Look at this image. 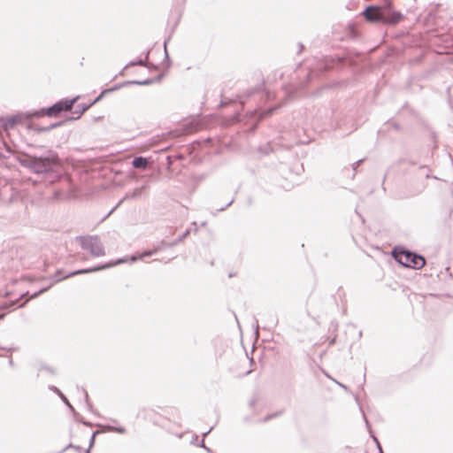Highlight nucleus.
Returning a JSON list of instances; mask_svg holds the SVG:
<instances>
[{"instance_id":"f257e3e1","label":"nucleus","mask_w":453,"mask_h":453,"mask_svg":"<svg viewBox=\"0 0 453 453\" xmlns=\"http://www.w3.org/2000/svg\"><path fill=\"white\" fill-rule=\"evenodd\" d=\"M19 163L32 173L44 177L57 174L60 167V158L58 153L52 150H48L41 157L27 154L19 158Z\"/></svg>"},{"instance_id":"f03ea898","label":"nucleus","mask_w":453,"mask_h":453,"mask_svg":"<svg viewBox=\"0 0 453 453\" xmlns=\"http://www.w3.org/2000/svg\"><path fill=\"white\" fill-rule=\"evenodd\" d=\"M384 7L371 5L365 9L363 12L366 20L372 23H382V24H396L402 19L403 15L400 12L392 11L389 4L390 2H386Z\"/></svg>"},{"instance_id":"7ed1b4c3","label":"nucleus","mask_w":453,"mask_h":453,"mask_svg":"<svg viewBox=\"0 0 453 453\" xmlns=\"http://www.w3.org/2000/svg\"><path fill=\"white\" fill-rule=\"evenodd\" d=\"M126 261L127 260L125 258H120V259H118L114 263L105 264V265H100V266H96V267H93V268L77 270V271L71 272V273H69L67 274H64L62 270H58V271H57V273L52 277H50L51 283L50 284V286H48L46 288H43L40 289L39 291L35 292V294L32 295L31 297L32 298L37 297L39 295H41V294L46 292L48 289H50L54 284L61 281L64 279H66V278H69V277H73V276H75V275H78V274L88 273H93V272H97V271H100V270L107 269V268H110V267H111L113 265L125 263Z\"/></svg>"},{"instance_id":"20e7f679","label":"nucleus","mask_w":453,"mask_h":453,"mask_svg":"<svg viewBox=\"0 0 453 453\" xmlns=\"http://www.w3.org/2000/svg\"><path fill=\"white\" fill-rule=\"evenodd\" d=\"M393 255L395 259L405 267L421 269L426 265V260L422 256L410 250H401L398 251L397 249H395Z\"/></svg>"},{"instance_id":"39448f33","label":"nucleus","mask_w":453,"mask_h":453,"mask_svg":"<svg viewBox=\"0 0 453 453\" xmlns=\"http://www.w3.org/2000/svg\"><path fill=\"white\" fill-rule=\"evenodd\" d=\"M83 250L88 251L93 257H103L105 250L97 235L78 236L76 238Z\"/></svg>"},{"instance_id":"423d86ee","label":"nucleus","mask_w":453,"mask_h":453,"mask_svg":"<svg viewBox=\"0 0 453 453\" xmlns=\"http://www.w3.org/2000/svg\"><path fill=\"white\" fill-rule=\"evenodd\" d=\"M77 99L78 96L73 97V99L58 101L46 110V114L50 117H56L63 111H69L73 108Z\"/></svg>"},{"instance_id":"0eeeda50","label":"nucleus","mask_w":453,"mask_h":453,"mask_svg":"<svg viewBox=\"0 0 453 453\" xmlns=\"http://www.w3.org/2000/svg\"><path fill=\"white\" fill-rule=\"evenodd\" d=\"M142 189L143 188H137L133 192L127 193L126 196L117 203V205L111 210V211L108 213V216L112 213L125 200L139 197L142 195Z\"/></svg>"},{"instance_id":"6e6552de","label":"nucleus","mask_w":453,"mask_h":453,"mask_svg":"<svg viewBox=\"0 0 453 453\" xmlns=\"http://www.w3.org/2000/svg\"><path fill=\"white\" fill-rule=\"evenodd\" d=\"M132 165L134 168L143 169L148 165V159L143 157H136L134 158Z\"/></svg>"},{"instance_id":"1a4fd4ad","label":"nucleus","mask_w":453,"mask_h":453,"mask_svg":"<svg viewBox=\"0 0 453 453\" xmlns=\"http://www.w3.org/2000/svg\"><path fill=\"white\" fill-rule=\"evenodd\" d=\"M93 104H90L88 105L86 104H78L76 106V110L73 111L74 114H76V117L73 118V119H78L81 117V115L92 105Z\"/></svg>"},{"instance_id":"9d476101","label":"nucleus","mask_w":453,"mask_h":453,"mask_svg":"<svg viewBox=\"0 0 453 453\" xmlns=\"http://www.w3.org/2000/svg\"><path fill=\"white\" fill-rule=\"evenodd\" d=\"M105 429L109 432H115L121 434H125L127 433V429L122 426H106Z\"/></svg>"},{"instance_id":"9b49d317","label":"nucleus","mask_w":453,"mask_h":453,"mask_svg":"<svg viewBox=\"0 0 453 453\" xmlns=\"http://www.w3.org/2000/svg\"><path fill=\"white\" fill-rule=\"evenodd\" d=\"M189 233H190L189 230H187L185 233H183V234H181L177 240H175L169 246L173 247V246L176 245L177 243L180 242L181 241H183L189 234Z\"/></svg>"},{"instance_id":"f8f14e48","label":"nucleus","mask_w":453,"mask_h":453,"mask_svg":"<svg viewBox=\"0 0 453 453\" xmlns=\"http://www.w3.org/2000/svg\"><path fill=\"white\" fill-rule=\"evenodd\" d=\"M152 82H153V80L147 79L144 81H131L130 83L136 84V85H150Z\"/></svg>"},{"instance_id":"ddd939ff","label":"nucleus","mask_w":453,"mask_h":453,"mask_svg":"<svg viewBox=\"0 0 453 453\" xmlns=\"http://www.w3.org/2000/svg\"><path fill=\"white\" fill-rule=\"evenodd\" d=\"M82 393H83V395H84V400H85L86 405H87V407L88 408V410H90V411H91V410H92V405H91V403H90V402H89L88 394V392H87L85 389H83V388H82Z\"/></svg>"},{"instance_id":"4468645a","label":"nucleus","mask_w":453,"mask_h":453,"mask_svg":"<svg viewBox=\"0 0 453 453\" xmlns=\"http://www.w3.org/2000/svg\"><path fill=\"white\" fill-rule=\"evenodd\" d=\"M274 110H275V108H269L266 111H264L261 113V118H265V117L271 115Z\"/></svg>"},{"instance_id":"2eb2a0df","label":"nucleus","mask_w":453,"mask_h":453,"mask_svg":"<svg viewBox=\"0 0 453 453\" xmlns=\"http://www.w3.org/2000/svg\"><path fill=\"white\" fill-rule=\"evenodd\" d=\"M17 303V301L12 302L10 303H4L0 306V310H4L12 307Z\"/></svg>"},{"instance_id":"dca6fc26","label":"nucleus","mask_w":453,"mask_h":453,"mask_svg":"<svg viewBox=\"0 0 453 453\" xmlns=\"http://www.w3.org/2000/svg\"><path fill=\"white\" fill-rule=\"evenodd\" d=\"M98 434V431H96L92 434L91 438L89 440V448L93 447L95 443L96 435Z\"/></svg>"},{"instance_id":"f3484780","label":"nucleus","mask_w":453,"mask_h":453,"mask_svg":"<svg viewBox=\"0 0 453 453\" xmlns=\"http://www.w3.org/2000/svg\"><path fill=\"white\" fill-rule=\"evenodd\" d=\"M35 130H36L37 132H39V133H42V132L50 131V127H48V126H47V127H37L35 128Z\"/></svg>"},{"instance_id":"a211bd4d","label":"nucleus","mask_w":453,"mask_h":453,"mask_svg":"<svg viewBox=\"0 0 453 453\" xmlns=\"http://www.w3.org/2000/svg\"><path fill=\"white\" fill-rule=\"evenodd\" d=\"M129 65H145V60L143 59H139L138 61L136 62H131L129 64Z\"/></svg>"},{"instance_id":"6ab92c4d","label":"nucleus","mask_w":453,"mask_h":453,"mask_svg":"<svg viewBox=\"0 0 453 453\" xmlns=\"http://www.w3.org/2000/svg\"><path fill=\"white\" fill-rule=\"evenodd\" d=\"M157 251V250H150V251H146V252H143L140 258H143L144 257H149V256H151L152 254H154L155 252Z\"/></svg>"},{"instance_id":"aec40b11","label":"nucleus","mask_w":453,"mask_h":453,"mask_svg":"<svg viewBox=\"0 0 453 453\" xmlns=\"http://www.w3.org/2000/svg\"><path fill=\"white\" fill-rule=\"evenodd\" d=\"M62 125V122H57V123H54V124H51L50 126H48V127H50V130L55 128V127H60Z\"/></svg>"},{"instance_id":"412c9836","label":"nucleus","mask_w":453,"mask_h":453,"mask_svg":"<svg viewBox=\"0 0 453 453\" xmlns=\"http://www.w3.org/2000/svg\"><path fill=\"white\" fill-rule=\"evenodd\" d=\"M166 43H167V41L165 40V42H164L165 54V58L169 59V55H168V52H167V50H166Z\"/></svg>"},{"instance_id":"4be33fe9","label":"nucleus","mask_w":453,"mask_h":453,"mask_svg":"<svg viewBox=\"0 0 453 453\" xmlns=\"http://www.w3.org/2000/svg\"><path fill=\"white\" fill-rule=\"evenodd\" d=\"M9 122L11 123L12 126H13L14 124L17 123V119L15 117L9 119Z\"/></svg>"},{"instance_id":"5701e85b","label":"nucleus","mask_w":453,"mask_h":453,"mask_svg":"<svg viewBox=\"0 0 453 453\" xmlns=\"http://www.w3.org/2000/svg\"><path fill=\"white\" fill-rule=\"evenodd\" d=\"M106 91H107V90H105V91L102 92V93H101V95H100L97 98H96V99H95V101L93 102V104H95V103L98 102V101L102 98L103 95H104Z\"/></svg>"},{"instance_id":"b1692460","label":"nucleus","mask_w":453,"mask_h":453,"mask_svg":"<svg viewBox=\"0 0 453 453\" xmlns=\"http://www.w3.org/2000/svg\"><path fill=\"white\" fill-rule=\"evenodd\" d=\"M362 162V160H358L353 164V169L356 170L357 167L359 165V164Z\"/></svg>"},{"instance_id":"393cba45","label":"nucleus","mask_w":453,"mask_h":453,"mask_svg":"<svg viewBox=\"0 0 453 453\" xmlns=\"http://www.w3.org/2000/svg\"><path fill=\"white\" fill-rule=\"evenodd\" d=\"M50 389L53 390L54 392L58 393V394H59V392H61L58 388H56L54 386L50 387Z\"/></svg>"},{"instance_id":"a878e982","label":"nucleus","mask_w":453,"mask_h":453,"mask_svg":"<svg viewBox=\"0 0 453 453\" xmlns=\"http://www.w3.org/2000/svg\"><path fill=\"white\" fill-rule=\"evenodd\" d=\"M58 395L64 402L66 401V397L62 394V392H59Z\"/></svg>"},{"instance_id":"bb28decb","label":"nucleus","mask_w":453,"mask_h":453,"mask_svg":"<svg viewBox=\"0 0 453 453\" xmlns=\"http://www.w3.org/2000/svg\"><path fill=\"white\" fill-rule=\"evenodd\" d=\"M71 410H73V406L69 403L68 400L64 402Z\"/></svg>"},{"instance_id":"cd10ccee","label":"nucleus","mask_w":453,"mask_h":453,"mask_svg":"<svg viewBox=\"0 0 453 453\" xmlns=\"http://www.w3.org/2000/svg\"><path fill=\"white\" fill-rule=\"evenodd\" d=\"M337 384H338L341 388H344L345 390L347 389V387H346L345 385H343V384H342V383H340V382H337Z\"/></svg>"},{"instance_id":"c85d7f7f","label":"nucleus","mask_w":453,"mask_h":453,"mask_svg":"<svg viewBox=\"0 0 453 453\" xmlns=\"http://www.w3.org/2000/svg\"><path fill=\"white\" fill-rule=\"evenodd\" d=\"M137 259H138V258H137V257H135V256H133V257H131V261H132V262H135Z\"/></svg>"},{"instance_id":"c756f323","label":"nucleus","mask_w":453,"mask_h":453,"mask_svg":"<svg viewBox=\"0 0 453 453\" xmlns=\"http://www.w3.org/2000/svg\"><path fill=\"white\" fill-rule=\"evenodd\" d=\"M211 431V428L209 429L207 432L203 433V437H205L208 434H210V432Z\"/></svg>"},{"instance_id":"7c9ffc66","label":"nucleus","mask_w":453,"mask_h":453,"mask_svg":"<svg viewBox=\"0 0 453 453\" xmlns=\"http://www.w3.org/2000/svg\"><path fill=\"white\" fill-rule=\"evenodd\" d=\"M203 449H204L207 452H209V453H211V449L207 448L206 446H204V447H203Z\"/></svg>"},{"instance_id":"2f4dec72","label":"nucleus","mask_w":453,"mask_h":453,"mask_svg":"<svg viewBox=\"0 0 453 453\" xmlns=\"http://www.w3.org/2000/svg\"><path fill=\"white\" fill-rule=\"evenodd\" d=\"M5 314L4 313H1L0 314V320L3 319L4 318Z\"/></svg>"},{"instance_id":"473e14b6","label":"nucleus","mask_w":453,"mask_h":453,"mask_svg":"<svg viewBox=\"0 0 453 453\" xmlns=\"http://www.w3.org/2000/svg\"><path fill=\"white\" fill-rule=\"evenodd\" d=\"M200 446L203 447V448L205 446L203 440L200 442Z\"/></svg>"},{"instance_id":"72a5a7b5","label":"nucleus","mask_w":453,"mask_h":453,"mask_svg":"<svg viewBox=\"0 0 453 453\" xmlns=\"http://www.w3.org/2000/svg\"><path fill=\"white\" fill-rule=\"evenodd\" d=\"M271 418H272L271 416L265 418V421L269 420Z\"/></svg>"},{"instance_id":"f704fd0d","label":"nucleus","mask_w":453,"mask_h":453,"mask_svg":"<svg viewBox=\"0 0 453 453\" xmlns=\"http://www.w3.org/2000/svg\"><path fill=\"white\" fill-rule=\"evenodd\" d=\"M299 46H300V51H301L303 50V46L301 43L299 44Z\"/></svg>"},{"instance_id":"c9c22d12","label":"nucleus","mask_w":453,"mask_h":453,"mask_svg":"<svg viewBox=\"0 0 453 453\" xmlns=\"http://www.w3.org/2000/svg\"><path fill=\"white\" fill-rule=\"evenodd\" d=\"M232 203H233V201H230V202L226 204V207H227V206H229V205H231V204H232Z\"/></svg>"},{"instance_id":"e433bc0d","label":"nucleus","mask_w":453,"mask_h":453,"mask_svg":"<svg viewBox=\"0 0 453 453\" xmlns=\"http://www.w3.org/2000/svg\"><path fill=\"white\" fill-rule=\"evenodd\" d=\"M44 114V109H42V114L41 115H43Z\"/></svg>"},{"instance_id":"4c0bfd02","label":"nucleus","mask_w":453,"mask_h":453,"mask_svg":"<svg viewBox=\"0 0 453 453\" xmlns=\"http://www.w3.org/2000/svg\"><path fill=\"white\" fill-rule=\"evenodd\" d=\"M10 365H12V359L9 360Z\"/></svg>"},{"instance_id":"58836bf2","label":"nucleus","mask_w":453,"mask_h":453,"mask_svg":"<svg viewBox=\"0 0 453 453\" xmlns=\"http://www.w3.org/2000/svg\"><path fill=\"white\" fill-rule=\"evenodd\" d=\"M149 58V53H147L146 57H145V60Z\"/></svg>"},{"instance_id":"ea45409f","label":"nucleus","mask_w":453,"mask_h":453,"mask_svg":"<svg viewBox=\"0 0 453 453\" xmlns=\"http://www.w3.org/2000/svg\"><path fill=\"white\" fill-rule=\"evenodd\" d=\"M87 453H89V450H88V449L87 450Z\"/></svg>"}]
</instances>
